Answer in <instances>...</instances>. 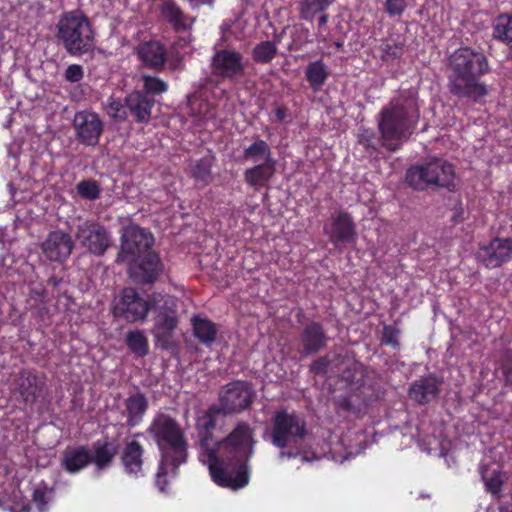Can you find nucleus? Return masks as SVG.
Masks as SVG:
<instances>
[{"label": "nucleus", "instance_id": "37", "mask_svg": "<svg viewBox=\"0 0 512 512\" xmlns=\"http://www.w3.org/2000/svg\"><path fill=\"white\" fill-rule=\"evenodd\" d=\"M125 342L130 351L138 357H144L149 352L148 339L142 331L128 332Z\"/></svg>", "mask_w": 512, "mask_h": 512}, {"label": "nucleus", "instance_id": "36", "mask_svg": "<svg viewBox=\"0 0 512 512\" xmlns=\"http://www.w3.org/2000/svg\"><path fill=\"white\" fill-rule=\"evenodd\" d=\"M493 37L500 42L510 44L512 42V15L500 14L493 25Z\"/></svg>", "mask_w": 512, "mask_h": 512}, {"label": "nucleus", "instance_id": "32", "mask_svg": "<svg viewBox=\"0 0 512 512\" xmlns=\"http://www.w3.org/2000/svg\"><path fill=\"white\" fill-rule=\"evenodd\" d=\"M243 158L253 163L276 161L269 144L263 139L255 140L243 151Z\"/></svg>", "mask_w": 512, "mask_h": 512}, {"label": "nucleus", "instance_id": "50", "mask_svg": "<svg viewBox=\"0 0 512 512\" xmlns=\"http://www.w3.org/2000/svg\"><path fill=\"white\" fill-rule=\"evenodd\" d=\"M331 365L328 355H324L315 359L310 365V371L315 375H325Z\"/></svg>", "mask_w": 512, "mask_h": 512}, {"label": "nucleus", "instance_id": "18", "mask_svg": "<svg viewBox=\"0 0 512 512\" xmlns=\"http://www.w3.org/2000/svg\"><path fill=\"white\" fill-rule=\"evenodd\" d=\"M477 257L489 269L502 266L512 259V238L495 237L480 246Z\"/></svg>", "mask_w": 512, "mask_h": 512}, {"label": "nucleus", "instance_id": "51", "mask_svg": "<svg viewBox=\"0 0 512 512\" xmlns=\"http://www.w3.org/2000/svg\"><path fill=\"white\" fill-rule=\"evenodd\" d=\"M64 78L70 83L80 82L84 78V70L82 66L79 64L69 65L64 72Z\"/></svg>", "mask_w": 512, "mask_h": 512}, {"label": "nucleus", "instance_id": "44", "mask_svg": "<svg viewBox=\"0 0 512 512\" xmlns=\"http://www.w3.org/2000/svg\"><path fill=\"white\" fill-rule=\"evenodd\" d=\"M143 89L148 96H155L165 93L168 90V84L159 77L143 75Z\"/></svg>", "mask_w": 512, "mask_h": 512}, {"label": "nucleus", "instance_id": "56", "mask_svg": "<svg viewBox=\"0 0 512 512\" xmlns=\"http://www.w3.org/2000/svg\"><path fill=\"white\" fill-rule=\"evenodd\" d=\"M274 116H275V120L279 123H282L284 122V120L286 119V117L288 116V110L285 106H277L275 109H274Z\"/></svg>", "mask_w": 512, "mask_h": 512}, {"label": "nucleus", "instance_id": "54", "mask_svg": "<svg viewBox=\"0 0 512 512\" xmlns=\"http://www.w3.org/2000/svg\"><path fill=\"white\" fill-rule=\"evenodd\" d=\"M339 406L343 410L352 412V413H359L361 411L360 404L354 403V397L352 395L347 396L339 400Z\"/></svg>", "mask_w": 512, "mask_h": 512}, {"label": "nucleus", "instance_id": "39", "mask_svg": "<svg viewBox=\"0 0 512 512\" xmlns=\"http://www.w3.org/2000/svg\"><path fill=\"white\" fill-rule=\"evenodd\" d=\"M222 414L220 408L213 404L208 407L201 415L196 419L195 427L197 431H210L214 430L217 425V416Z\"/></svg>", "mask_w": 512, "mask_h": 512}, {"label": "nucleus", "instance_id": "45", "mask_svg": "<svg viewBox=\"0 0 512 512\" xmlns=\"http://www.w3.org/2000/svg\"><path fill=\"white\" fill-rule=\"evenodd\" d=\"M497 369L502 373L504 385L512 390V350L502 352L497 363Z\"/></svg>", "mask_w": 512, "mask_h": 512}, {"label": "nucleus", "instance_id": "12", "mask_svg": "<svg viewBox=\"0 0 512 512\" xmlns=\"http://www.w3.org/2000/svg\"><path fill=\"white\" fill-rule=\"evenodd\" d=\"M243 60V55L235 49H219L211 59V74L222 80H234L244 73Z\"/></svg>", "mask_w": 512, "mask_h": 512}, {"label": "nucleus", "instance_id": "19", "mask_svg": "<svg viewBox=\"0 0 512 512\" xmlns=\"http://www.w3.org/2000/svg\"><path fill=\"white\" fill-rule=\"evenodd\" d=\"M145 449L136 440L127 441L120 453V464L123 472L130 478L139 479L146 475Z\"/></svg>", "mask_w": 512, "mask_h": 512}, {"label": "nucleus", "instance_id": "3", "mask_svg": "<svg viewBox=\"0 0 512 512\" xmlns=\"http://www.w3.org/2000/svg\"><path fill=\"white\" fill-rule=\"evenodd\" d=\"M419 117L413 99L404 96L393 98L381 109L377 118L383 148L389 152L398 151L413 134Z\"/></svg>", "mask_w": 512, "mask_h": 512}, {"label": "nucleus", "instance_id": "49", "mask_svg": "<svg viewBox=\"0 0 512 512\" xmlns=\"http://www.w3.org/2000/svg\"><path fill=\"white\" fill-rule=\"evenodd\" d=\"M384 7H385V12L390 17L401 16L407 8V1L406 0H386Z\"/></svg>", "mask_w": 512, "mask_h": 512}, {"label": "nucleus", "instance_id": "16", "mask_svg": "<svg viewBox=\"0 0 512 512\" xmlns=\"http://www.w3.org/2000/svg\"><path fill=\"white\" fill-rule=\"evenodd\" d=\"M178 322L176 304L172 300H166L158 311L153 330L154 336L157 342L161 344L162 348H168L178 326Z\"/></svg>", "mask_w": 512, "mask_h": 512}, {"label": "nucleus", "instance_id": "17", "mask_svg": "<svg viewBox=\"0 0 512 512\" xmlns=\"http://www.w3.org/2000/svg\"><path fill=\"white\" fill-rule=\"evenodd\" d=\"M330 243L336 248L340 245L355 244L357 240L356 225L352 216L346 211H338L331 218L330 230L324 228Z\"/></svg>", "mask_w": 512, "mask_h": 512}, {"label": "nucleus", "instance_id": "23", "mask_svg": "<svg viewBox=\"0 0 512 512\" xmlns=\"http://www.w3.org/2000/svg\"><path fill=\"white\" fill-rule=\"evenodd\" d=\"M159 14L175 33L189 31L194 23V19L190 18L174 0H165L159 6Z\"/></svg>", "mask_w": 512, "mask_h": 512}, {"label": "nucleus", "instance_id": "9", "mask_svg": "<svg viewBox=\"0 0 512 512\" xmlns=\"http://www.w3.org/2000/svg\"><path fill=\"white\" fill-rule=\"evenodd\" d=\"M76 240L91 254L102 256L112 245V238L108 229L98 221L84 220L76 225L74 232Z\"/></svg>", "mask_w": 512, "mask_h": 512}, {"label": "nucleus", "instance_id": "15", "mask_svg": "<svg viewBox=\"0 0 512 512\" xmlns=\"http://www.w3.org/2000/svg\"><path fill=\"white\" fill-rule=\"evenodd\" d=\"M151 309L150 303L141 297L133 288H125L119 302L115 305L113 313L116 317L133 323L143 321Z\"/></svg>", "mask_w": 512, "mask_h": 512}, {"label": "nucleus", "instance_id": "30", "mask_svg": "<svg viewBox=\"0 0 512 512\" xmlns=\"http://www.w3.org/2000/svg\"><path fill=\"white\" fill-rule=\"evenodd\" d=\"M276 171V161L261 162L244 171L245 183L254 190L265 187Z\"/></svg>", "mask_w": 512, "mask_h": 512}, {"label": "nucleus", "instance_id": "34", "mask_svg": "<svg viewBox=\"0 0 512 512\" xmlns=\"http://www.w3.org/2000/svg\"><path fill=\"white\" fill-rule=\"evenodd\" d=\"M335 0H302L299 4V17L312 22L316 15L326 12Z\"/></svg>", "mask_w": 512, "mask_h": 512}, {"label": "nucleus", "instance_id": "38", "mask_svg": "<svg viewBox=\"0 0 512 512\" xmlns=\"http://www.w3.org/2000/svg\"><path fill=\"white\" fill-rule=\"evenodd\" d=\"M377 49L381 53L380 59L382 61H394L400 59L404 54V43L390 39H384Z\"/></svg>", "mask_w": 512, "mask_h": 512}, {"label": "nucleus", "instance_id": "60", "mask_svg": "<svg viewBox=\"0 0 512 512\" xmlns=\"http://www.w3.org/2000/svg\"><path fill=\"white\" fill-rule=\"evenodd\" d=\"M324 30H318V33L316 34V38L318 42L326 43L328 40L327 34L323 33Z\"/></svg>", "mask_w": 512, "mask_h": 512}, {"label": "nucleus", "instance_id": "42", "mask_svg": "<svg viewBox=\"0 0 512 512\" xmlns=\"http://www.w3.org/2000/svg\"><path fill=\"white\" fill-rule=\"evenodd\" d=\"M358 143L372 152H379L383 148L382 135L377 136L375 131L370 128L361 130L358 135Z\"/></svg>", "mask_w": 512, "mask_h": 512}, {"label": "nucleus", "instance_id": "22", "mask_svg": "<svg viewBox=\"0 0 512 512\" xmlns=\"http://www.w3.org/2000/svg\"><path fill=\"white\" fill-rule=\"evenodd\" d=\"M136 54L141 63L156 72H162L168 60L166 46L158 40H149L136 48Z\"/></svg>", "mask_w": 512, "mask_h": 512}, {"label": "nucleus", "instance_id": "28", "mask_svg": "<svg viewBox=\"0 0 512 512\" xmlns=\"http://www.w3.org/2000/svg\"><path fill=\"white\" fill-rule=\"evenodd\" d=\"M119 450V444L111 441L108 437L104 440H97L93 443V452L90 451L91 463L98 470L109 468Z\"/></svg>", "mask_w": 512, "mask_h": 512}, {"label": "nucleus", "instance_id": "4", "mask_svg": "<svg viewBox=\"0 0 512 512\" xmlns=\"http://www.w3.org/2000/svg\"><path fill=\"white\" fill-rule=\"evenodd\" d=\"M146 433L155 442L160 454V475L164 473L163 465L181 466L187 461L188 440L178 420L165 412H157Z\"/></svg>", "mask_w": 512, "mask_h": 512}, {"label": "nucleus", "instance_id": "26", "mask_svg": "<svg viewBox=\"0 0 512 512\" xmlns=\"http://www.w3.org/2000/svg\"><path fill=\"white\" fill-rule=\"evenodd\" d=\"M199 436V444L203 455L206 457L208 464L209 474L212 481L216 484V479L219 478L220 462L219 455L220 449L218 448V441L214 442L213 430L210 431H197Z\"/></svg>", "mask_w": 512, "mask_h": 512}, {"label": "nucleus", "instance_id": "7", "mask_svg": "<svg viewBox=\"0 0 512 512\" xmlns=\"http://www.w3.org/2000/svg\"><path fill=\"white\" fill-rule=\"evenodd\" d=\"M308 435L305 418L286 408L277 410L271 417L269 438L273 446L281 450L296 444Z\"/></svg>", "mask_w": 512, "mask_h": 512}, {"label": "nucleus", "instance_id": "57", "mask_svg": "<svg viewBox=\"0 0 512 512\" xmlns=\"http://www.w3.org/2000/svg\"><path fill=\"white\" fill-rule=\"evenodd\" d=\"M464 220V209L460 206L455 209L451 221L454 224L461 223Z\"/></svg>", "mask_w": 512, "mask_h": 512}, {"label": "nucleus", "instance_id": "55", "mask_svg": "<svg viewBox=\"0 0 512 512\" xmlns=\"http://www.w3.org/2000/svg\"><path fill=\"white\" fill-rule=\"evenodd\" d=\"M46 295V288L42 284L31 285L29 287V296L35 302H43Z\"/></svg>", "mask_w": 512, "mask_h": 512}, {"label": "nucleus", "instance_id": "29", "mask_svg": "<svg viewBox=\"0 0 512 512\" xmlns=\"http://www.w3.org/2000/svg\"><path fill=\"white\" fill-rule=\"evenodd\" d=\"M90 463V450L85 445L67 447L63 452L61 466L70 474L80 472Z\"/></svg>", "mask_w": 512, "mask_h": 512}, {"label": "nucleus", "instance_id": "13", "mask_svg": "<svg viewBox=\"0 0 512 512\" xmlns=\"http://www.w3.org/2000/svg\"><path fill=\"white\" fill-rule=\"evenodd\" d=\"M154 244V237L147 229L130 224L124 228L121 236V250L118 253L117 262L125 260L126 256H137L150 251Z\"/></svg>", "mask_w": 512, "mask_h": 512}, {"label": "nucleus", "instance_id": "47", "mask_svg": "<svg viewBox=\"0 0 512 512\" xmlns=\"http://www.w3.org/2000/svg\"><path fill=\"white\" fill-rule=\"evenodd\" d=\"M486 491L493 497L499 498L503 487V479L500 471H493L490 477L482 475Z\"/></svg>", "mask_w": 512, "mask_h": 512}, {"label": "nucleus", "instance_id": "48", "mask_svg": "<svg viewBox=\"0 0 512 512\" xmlns=\"http://www.w3.org/2000/svg\"><path fill=\"white\" fill-rule=\"evenodd\" d=\"M32 501L36 504L39 512H45L47 510L48 490L46 485H39L34 489Z\"/></svg>", "mask_w": 512, "mask_h": 512}, {"label": "nucleus", "instance_id": "20", "mask_svg": "<svg viewBox=\"0 0 512 512\" xmlns=\"http://www.w3.org/2000/svg\"><path fill=\"white\" fill-rule=\"evenodd\" d=\"M45 382L33 370L24 369L16 380L15 393L24 405H34L43 396Z\"/></svg>", "mask_w": 512, "mask_h": 512}, {"label": "nucleus", "instance_id": "43", "mask_svg": "<svg viewBox=\"0 0 512 512\" xmlns=\"http://www.w3.org/2000/svg\"><path fill=\"white\" fill-rule=\"evenodd\" d=\"M191 176L197 183L207 185L211 180V162L207 158L198 160L191 169Z\"/></svg>", "mask_w": 512, "mask_h": 512}, {"label": "nucleus", "instance_id": "8", "mask_svg": "<svg viewBox=\"0 0 512 512\" xmlns=\"http://www.w3.org/2000/svg\"><path fill=\"white\" fill-rule=\"evenodd\" d=\"M255 393L250 382L236 380L226 384L219 393V405L222 415L239 414L249 409Z\"/></svg>", "mask_w": 512, "mask_h": 512}, {"label": "nucleus", "instance_id": "61", "mask_svg": "<svg viewBox=\"0 0 512 512\" xmlns=\"http://www.w3.org/2000/svg\"><path fill=\"white\" fill-rule=\"evenodd\" d=\"M281 455H282V456H287L288 458H292V457H296V455H297V454H296V453H293V452H291V451H288V452L282 451V452H281Z\"/></svg>", "mask_w": 512, "mask_h": 512}, {"label": "nucleus", "instance_id": "6", "mask_svg": "<svg viewBox=\"0 0 512 512\" xmlns=\"http://www.w3.org/2000/svg\"><path fill=\"white\" fill-rule=\"evenodd\" d=\"M454 178V166L441 158H434L421 165H412L405 173V182L417 191H424L429 187L451 190L454 187Z\"/></svg>", "mask_w": 512, "mask_h": 512}, {"label": "nucleus", "instance_id": "25", "mask_svg": "<svg viewBox=\"0 0 512 512\" xmlns=\"http://www.w3.org/2000/svg\"><path fill=\"white\" fill-rule=\"evenodd\" d=\"M441 381L435 375L421 377L414 381L408 390L410 399L420 405H425L434 400L440 392Z\"/></svg>", "mask_w": 512, "mask_h": 512}, {"label": "nucleus", "instance_id": "46", "mask_svg": "<svg viewBox=\"0 0 512 512\" xmlns=\"http://www.w3.org/2000/svg\"><path fill=\"white\" fill-rule=\"evenodd\" d=\"M400 329L395 325H384L382 330V335L380 338V342L382 345L390 346L394 350L400 349Z\"/></svg>", "mask_w": 512, "mask_h": 512}, {"label": "nucleus", "instance_id": "35", "mask_svg": "<svg viewBox=\"0 0 512 512\" xmlns=\"http://www.w3.org/2000/svg\"><path fill=\"white\" fill-rule=\"evenodd\" d=\"M278 54V48L273 41H261L252 49V59L258 64H268Z\"/></svg>", "mask_w": 512, "mask_h": 512}, {"label": "nucleus", "instance_id": "27", "mask_svg": "<svg viewBox=\"0 0 512 512\" xmlns=\"http://www.w3.org/2000/svg\"><path fill=\"white\" fill-rule=\"evenodd\" d=\"M126 425L129 428L140 425L149 408L146 395L140 391L130 395L124 401Z\"/></svg>", "mask_w": 512, "mask_h": 512}, {"label": "nucleus", "instance_id": "31", "mask_svg": "<svg viewBox=\"0 0 512 512\" xmlns=\"http://www.w3.org/2000/svg\"><path fill=\"white\" fill-rule=\"evenodd\" d=\"M191 326L194 337L199 343L210 347L216 340L218 328L214 322L208 318H202L194 315L191 318Z\"/></svg>", "mask_w": 512, "mask_h": 512}, {"label": "nucleus", "instance_id": "63", "mask_svg": "<svg viewBox=\"0 0 512 512\" xmlns=\"http://www.w3.org/2000/svg\"><path fill=\"white\" fill-rule=\"evenodd\" d=\"M162 1L164 2L165 0H162Z\"/></svg>", "mask_w": 512, "mask_h": 512}, {"label": "nucleus", "instance_id": "5", "mask_svg": "<svg viewBox=\"0 0 512 512\" xmlns=\"http://www.w3.org/2000/svg\"><path fill=\"white\" fill-rule=\"evenodd\" d=\"M56 28V37L70 56L79 57L94 50L95 31L82 10L64 12Z\"/></svg>", "mask_w": 512, "mask_h": 512}, {"label": "nucleus", "instance_id": "33", "mask_svg": "<svg viewBox=\"0 0 512 512\" xmlns=\"http://www.w3.org/2000/svg\"><path fill=\"white\" fill-rule=\"evenodd\" d=\"M305 77L314 91H318L325 84L329 77V71L324 62L320 59L308 64L305 70Z\"/></svg>", "mask_w": 512, "mask_h": 512}, {"label": "nucleus", "instance_id": "10", "mask_svg": "<svg viewBox=\"0 0 512 512\" xmlns=\"http://www.w3.org/2000/svg\"><path fill=\"white\" fill-rule=\"evenodd\" d=\"M134 257L129 267L132 280L143 285L154 284L164 271V264L159 254L150 250Z\"/></svg>", "mask_w": 512, "mask_h": 512}, {"label": "nucleus", "instance_id": "24", "mask_svg": "<svg viewBox=\"0 0 512 512\" xmlns=\"http://www.w3.org/2000/svg\"><path fill=\"white\" fill-rule=\"evenodd\" d=\"M154 105V97L148 96L142 91L135 90L126 95L128 116H132L137 123L150 121Z\"/></svg>", "mask_w": 512, "mask_h": 512}, {"label": "nucleus", "instance_id": "40", "mask_svg": "<svg viewBox=\"0 0 512 512\" xmlns=\"http://www.w3.org/2000/svg\"><path fill=\"white\" fill-rule=\"evenodd\" d=\"M104 110L110 118L120 122L125 121L128 118L126 97L124 100H121L110 96L104 105Z\"/></svg>", "mask_w": 512, "mask_h": 512}, {"label": "nucleus", "instance_id": "11", "mask_svg": "<svg viewBox=\"0 0 512 512\" xmlns=\"http://www.w3.org/2000/svg\"><path fill=\"white\" fill-rule=\"evenodd\" d=\"M73 128L79 143L94 147L98 145L103 134L104 123L96 112L81 110L74 115Z\"/></svg>", "mask_w": 512, "mask_h": 512}, {"label": "nucleus", "instance_id": "62", "mask_svg": "<svg viewBox=\"0 0 512 512\" xmlns=\"http://www.w3.org/2000/svg\"><path fill=\"white\" fill-rule=\"evenodd\" d=\"M334 45L339 49L343 46L342 42H335Z\"/></svg>", "mask_w": 512, "mask_h": 512}, {"label": "nucleus", "instance_id": "59", "mask_svg": "<svg viewBox=\"0 0 512 512\" xmlns=\"http://www.w3.org/2000/svg\"><path fill=\"white\" fill-rule=\"evenodd\" d=\"M188 2L192 7H199L204 5L213 6L215 0H188Z\"/></svg>", "mask_w": 512, "mask_h": 512}, {"label": "nucleus", "instance_id": "52", "mask_svg": "<svg viewBox=\"0 0 512 512\" xmlns=\"http://www.w3.org/2000/svg\"><path fill=\"white\" fill-rule=\"evenodd\" d=\"M163 467L165 468L164 469V473L160 475V465L158 466V470H157V473H156V479H155V483L156 485L158 486V488L160 489V491H164L165 490V487L168 483L167 481V475L169 472L173 473L174 475L177 474V471H178V468L180 466H177V467H173L172 464H167V465H163Z\"/></svg>", "mask_w": 512, "mask_h": 512}, {"label": "nucleus", "instance_id": "21", "mask_svg": "<svg viewBox=\"0 0 512 512\" xmlns=\"http://www.w3.org/2000/svg\"><path fill=\"white\" fill-rule=\"evenodd\" d=\"M74 247L70 234L61 230L52 231L42 243L44 255L52 262H63L71 254Z\"/></svg>", "mask_w": 512, "mask_h": 512}, {"label": "nucleus", "instance_id": "58", "mask_svg": "<svg viewBox=\"0 0 512 512\" xmlns=\"http://www.w3.org/2000/svg\"><path fill=\"white\" fill-rule=\"evenodd\" d=\"M328 21H329V15L326 12L319 14L318 30H325Z\"/></svg>", "mask_w": 512, "mask_h": 512}, {"label": "nucleus", "instance_id": "1", "mask_svg": "<svg viewBox=\"0 0 512 512\" xmlns=\"http://www.w3.org/2000/svg\"><path fill=\"white\" fill-rule=\"evenodd\" d=\"M254 435V429L248 422L239 421L224 438L218 440L221 472L216 479V485L231 490L242 489L248 485V462L254 454L256 443Z\"/></svg>", "mask_w": 512, "mask_h": 512}, {"label": "nucleus", "instance_id": "41", "mask_svg": "<svg viewBox=\"0 0 512 512\" xmlns=\"http://www.w3.org/2000/svg\"><path fill=\"white\" fill-rule=\"evenodd\" d=\"M76 192L81 199L95 201L100 197L101 188L98 181L85 179L76 184Z\"/></svg>", "mask_w": 512, "mask_h": 512}, {"label": "nucleus", "instance_id": "14", "mask_svg": "<svg viewBox=\"0 0 512 512\" xmlns=\"http://www.w3.org/2000/svg\"><path fill=\"white\" fill-rule=\"evenodd\" d=\"M330 338L321 322L311 320L301 328L298 334L299 358L314 355L327 347Z\"/></svg>", "mask_w": 512, "mask_h": 512}, {"label": "nucleus", "instance_id": "53", "mask_svg": "<svg viewBox=\"0 0 512 512\" xmlns=\"http://www.w3.org/2000/svg\"><path fill=\"white\" fill-rule=\"evenodd\" d=\"M198 117V124L205 123L215 117V114L212 111V105L211 103L207 101H203L199 105V114Z\"/></svg>", "mask_w": 512, "mask_h": 512}, {"label": "nucleus", "instance_id": "2", "mask_svg": "<svg viewBox=\"0 0 512 512\" xmlns=\"http://www.w3.org/2000/svg\"><path fill=\"white\" fill-rule=\"evenodd\" d=\"M448 88L458 98H469L475 102L488 94L487 85L481 78L490 71L487 57L471 47L455 50L449 57Z\"/></svg>", "mask_w": 512, "mask_h": 512}]
</instances>
